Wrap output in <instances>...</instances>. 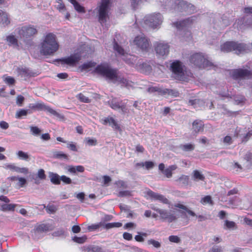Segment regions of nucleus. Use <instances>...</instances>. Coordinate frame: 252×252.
I'll return each instance as SVG.
<instances>
[{
    "label": "nucleus",
    "mask_w": 252,
    "mask_h": 252,
    "mask_svg": "<svg viewBox=\"0 0 252 252\" xmlns=\"http://www.w3.org/2000/svg\"><path fill=\"white\" fill-rule=\"evenodd\" d=\"M95 72L99 73L114 83H118L125 86L128 85V80L119 75L118 69L111 68L107 63L98 65L95 67Z\"/></svg>",
    "instance_id": "obj_1"
},
{
    "label": "nucleus",
    "mask_w": 252,
    "mask_h": 252,
    "mask_svg": "<svg viewBox=\"0 0 252 252\" xmlns=\"http://www.w3.org/2000/svg\"><path fill=\"white\" fill-rule=\"evenodd\" d=\"M40 45V52L44 56L51 55L59 48L56 35L52 33H48L46 35Z\"/></svg>",
    "instance_id": "obj_2"
},
{
    "label": "nucleus",
    "mask_w": 252,
    "mask_h": 252,
    "mask_svg": "<svg viewBox=\"0 0 252 252\" xmlns=\"http://www.w3.org/2000/svg\"><path fill=\"white\" fill-rule=\"evenodd\" d=\"M221 50L224 52L235 51L237 54L247 53L250 51L249 46L244 43L235 41H227L221 46Z\"/></svg>",
    "instance_id": "obj_3"
},
{
    "label": "nucleus",
    "mask_w": 252,
    "mask_h": 252,
    "mask_svg": "<svg viewBox=\"0 0 252 252\" xmlns=\"http://www.w3.org/2000/svg\"><path fill=\"white\" fill-rule=\"evenodd\" d=\"M191 64L199 68H211L215 67L213 63L208 60L205 56L200 53L191 55L189 58Z\"/></svg>",
    "instance_id": "obj_4"
},
{
    "label": "nucleus",
    "mask_w": 252,
    "mask_h": 252,
    "mask_svg": "<svg viewBox=\"0 0 252 252\" xmlns=\"http://www.w3.org/2000/svg\"><path fill=\"white\" fill-rule=\"evenodd\" d=\"M170 67L173 77L176 80L182 81L186 80L185 73L186 67L181 62L178 60L175 61L171 64Z\"/></svg>",
    "instance_id": "obj_5"
},
{
    "label": "nucleus",
    "mask_w": 252,
    "mask_h": 252,
    "mask_svg": "<svg viewBox=\"0 0 252 252\" xmlns=\"http://www.w3.org/2000/svg\"><path fill=\"white\" fill-rule=\"evenodd\" d=\"M111 6V0H101L98 9V21L102 26L109 19L108 13Z\"/></svg>",
    "instance_id": "obj_6"
},
{
    "label": "nucleus",
    "mask_w": 252,
    "mask_h": 252,
    "mask_svg": "<svg viewBox=\"0 0 252 252\" xmlns=\"http://www.w3.org/2000/svg\"><path fill=\"white\" fill-rule=\"evenodd\" d=\"M230 75L234 80H248L252 78V70L249 67L234 69L230 71Z\"/></svg>",
    "instance_id": "obj_7"
},
{
    "label": "nucleus",
    "mask_w": 252,
    "mask_h": 252,
    "mask_svg": "<svg viewBox=\"0 0 252 252\" xmlns=\"http://www.w3.org/2000/svg\"><path fill=\"white\" fill-rule=\"evenodd\" d=\"M174 8L178 12L192 14L196 11L194 5L184 0H176L174 1Z\"/></svg>",
    "instance_id": "obj_8"
},
{
    "label": "nucleus",
    "mask_w": 252,
    "mask_h": 252,
    "mask_svg": "<svg viewBox=\"0 0 252 252\" xmlns=\"http://www.w3.org/2000/svg\"><path fill=\"white\" fill-rule=\"evenodd\" d=\"M163 17L159 13H154L145 16L144 21L146 25L156 28L162 22Z\"/></svg>",
    "instance_id": "obj_9"
},
{
    "label": "nucleus",
    "mask_w": 252,
    "mask_h": 252,
    "mask_svg": "<svg viewBox=\"0 0 252 252\" xmlns=\"http://www.w3.org/2000/svg\"><path fill=\"white\" fill-rule=\"evenodd\" d=\"M234 26L239 30L252 28V15H245L237 19Z\"/></svg>",
    "instance_id": "obj_10"
},
{
    "label": "nucleus",
    "mask_w": 252,
    "mask_h": 252,
    "mask_svg": "<svg viewBox=\"0 0 252 252\" xmlns=\"http://www.w3.org/2000/svg\"><path fill=\"white\" fill-rule=\"evenodd\" d=\"M37 32V31L33 26H26L21 27L18 31V34L21 38L25 40L30 38Z\"/></svg>",
    "instance_id": "obj_11"
},
{
    "label": "nucleus",
    "mask_w": 252,
    "mask_h": 252,
    "mask_svg": "<svg viewBox=\"0 0 252 252\" xmlns=\"http://www.w3.org/2000/svg\"><path fill=\"white\" fill-rule=\"evenodd\" d=\"M81 55L79 53H76L70 56L58 60L62 64H67L70 66H74L81 59Z\"/></svg>",
    "instance_id": "obj_12"
},
{
    "label": "nucleus",
    "mask_w": 252,
    "mask_h": 252,
    "mask_svg": "<svg viewBox=\"0 0 252 252\" xmlns=\"http://www.w3.org/2000/svg\"><path fill=\"white\" fill-rule=\"evenodd\" d=\"M29 108L30 109H32L33 110L47 111L50 114L56 116H58L59 115V113L57 112L55 110L53 109L49 106L46 105L43 102H37L36 103L30 104L29 105Z\"/></svg>",
    "instance_id": "obj_13"
},
{
    "label": "nucleus",
    "mask_w": 252,
    "mask_h": 252,
    "mask_svg": "<svg viewBox=\"0 0 252 252\" xmlns=\"http://www.w3.org/2000/svg\"><path fill=\"white\" fill-rule=\"evenodd\" d=\"M169 45L164 42H157L155 44V50L159 57H166L169 52Z\"/></svg>",
    "instance_id": "obj_14"
},
{
    "label": "nucleus",
    "mask_w": 252,
    "mask_h": 252,
    "mask_svg": "<svg viewBox=\"0 0 252 252\" xmlns=\"http://www.w3.org/2000/svg\"><path fill=\"white\" fill-rule=\"evenodd\" d=\"M134 44L137 47L142 51H147L148 50L150 43L147 38L144 36H137L133 40Z\"/></svg>",
    "instance_id": "obj_15"
},
{
    "label": "nucleus",
    "mask_w": 252,
    "mask_h": 252,
    "mask_svg": "<svg viewBox=\"0 0 252 252\" xmlns=\"http://www.w3.org/2000/svg\"><path fill=\"white\" fill-rule=\"evenodd\" d=\"M152 209L159 214L161 219L164 220H167L169 222H171L177 219V218L174 214H171L167 210L156 207L152 208Z\"/></svg>",
    "instance_id": "obj_16"
},
{
    "label": "nucleus",
    "mask_w": 252,
    "mask_h": 252,
    "mask_svg": "<svg viewBox=\"0 0 252 252\" xmlns=\"http://www.w3.org/2000/svg\"><path fill=\"white\" fill-rule=\"evenodd\" d=\"M0 200L5 203V204H0V210L1 211L3 212L14 211L16 205L14 204H7L10 202V200L7 196L0 195Z\"/></svg>",
    "instance_id": "obj_17"
},
{
    "label": "nucleus",
    "mask_w": 252,
    "mask_h": 252,
    "mask_svg": "<svg viewBox=\"0 0 252 252\" xmlns=\"http://www.w3.org/2000/svg\"><path fill=\"white\" fill-rule=\"evenodd\" d=\"M110 107L115 110L120 109L123 114L127 112V109L126 104L123 103L122 101H118L116 98H113L109 101Z\"/></svg>",
    "instance_id": "obj_18"
},
{
    "label": "nucleus",
    "mask_w": 252,
    "mask_h": 252,
    "mask_svg": "<svg viewBox=\"0 0 252 252\" xmlns=\"http://www.w3.org/2000/svg\"><path fill=\"white\" fill-rule=\"evenodd\" d=\"M147 194L152 199L158 200L163 204H169L170 203L169 200L164 195L155 192L151 190H148L147 191Z\"/></svg>",
    "instance_id": "obj_19"
},
{
    "label": "nucleus",
    "mask_w": 252,
    "mask_h": 252,
    "mask_svg": "<svg viewBox=\"0 0 252 252\" xmlns=\"http://www.w3.org/2000/svg\"><path fill=\"white\" fill-rule=\"evenodd\" d=\"M49 230V226L47 224H41L39 225L36 229H34L32 237L34 239H38L42 237V233Z\"/></svg>",
    "instance_id": "obj_20"
},
{
    "label": "nucleus",
    "mask_w": 252,
    "mask_h": 252,
    "mask_svg": "<svg viewBox=\"0 0 252 252\" xmlns=\"http://www.w3.org/2000/svg\"><path fill=\"white\" fill-rule=\"evenodd\" d=\"M135 67L141 72L144 73H149L152 70V66L149 64L143 63L139 60L135 65Z\"/></svg>",
    "instance_id": "obj_21"
},
{
    "label": "nucleus",
    "mask_w": 252,
    "mask_h": 252,
    "mask_svg": "<svg viewBox=\"0 0 252 252\" xmlns=\"http://www.w3.org/2000/svg\"><path fill=\"white\" fill-rule=\"evenodd\" d=\"M204 129V123L199 120H195L192 123V132L197 134L198 133L202 132Z\"/></svg>",
    "instance_id": "obj_22"
},
{
    "label": "nucleus",
    "mask_w": 252,
    "mask_h": 252,
    "mask_svg": "<svg viewBox=\"0 0 252 252\" xmlns=\"http://www.w3.org/2000/svg\"><path fill=\"white\" fill-rule=\"evenodd\" d=\"M18 72L20 75L24 77L35 76L37 74L28 68H18Z\"/></svg>",
    "instance_id": "obj_23"
},
{
    "label": "nucleus",
    "mask_w": 252,
    "mask_h": 252,
    "mask_svg": "<svg viewBox=\"0 0 252 252\" xmlns=\"http://www.w3.org/2000/svg\"><path fill=\"white\" fill-rule=\"evenodd\" d=\"M122 59L126 63L135 67V65L137 63L136 60L137 59L136 57L129 54H125L123 56H122Z\"/></svg>",
    "instance_id": "obj_24"
},
{
    "label": "nucleus",
    "mask_w": 252,
    "mask_h": 252,
    "mask_svg": "<svg viewBox=\"0 0 252 252\" xmlns=\"http://www.w3.org/2000/svg\"><path fill=\"white\" fill-rule=\"evenodd\" d=\"M193 17L174 23L175 26L178 29H182L184 27L189 26L192 22Z\"/></svg>",
    "instance_id": "obj_25"
},
{
    "label": "nucleus",
    "mask_w": 252,
    "mask_h": 252,
    "mask_svg": "<svg viewBox=\"0 0 252 252\" xmlns=\"http://www.w3.org/2000/svg\"><path fill=\"white\" fill-rule=\"evenodd\" d=\"M48 177L50 179V182L54 185H59L61 184L60 176L57 173L49 172Z\"/></svg>",
    "instance_id": "obj_26"
},
{
    "label": "nucleus",
    "mask_w": 252,
    "mask_h": 252,
    "mask_svg": "<svg viewBox=\"0 0 252 252\" xmlns=\"http://www.w3.org/2000/svg\"><path fill=\"white\" fill-rule=\"evenodd\" d=\"M9 23L10 20L7 13L0 9V24L4 26Z\"/></svg>",
    "instance_id": "obj_27"
},
{
    "label": "nucleus",
    "mask_w": 252,
    "mask_h": 252,
    "mask_svg": "<svg viewBox=\"0 0 252 252\" xmlns=\"http://www.w3.org/2000/svg\"><path fill=\"white\" fill-rule=\"evenodd\" d=\"M67 170L69 172L75 174L77 172H83L84 171L85 168L82 165H69L67 167Z\"/></svg>",
    "instance_id": "obj_28"
},
{
    "label": "nucleus",
    "mask_w": 252,
    "mask_h": 252,
    "mask_svg": "<svg viewBox=\"0 0 252 252\" xmlns=\"http://www.w3.org/2000/svg\"><path fill=\"white\" fill-rule=\"evenodd\" d=\"M6 168L14 170L18 173H24L25 174H27L29 171L28 169L26 167L20 168L16 166L14 164H7L6 165Z\"/></svg>",
    "instance_id": "obj_29"
},
{
    "label": "nucleus",
    "mask_w": 252,
    "mask_h": 252,
    "mask_svg": "<svg viewBox=\"0 0 252 252\" xmlns=\"http://www.w3.org/2000/svg\"><path fill=\"white\" fill-rule=\"evenodd\" d=\"M104 124H109L114 129L119 130L120 129V126L116 121L112 117H108L104 120Z\"/></svg>",
    "instance_id": "obj_30"
},
{
    "label": "nucleus",
    "mask_w": 252,
    "mask_h": 252,
    "mask_svg": "<svg viewBox=\"0 0 252 252\" xmlns=\"http://www.w3.org/2000/svg\"><path fill=\"white\" fill-rule=\"evenodd\" d=\"M204 104L203 100L200 99H189L188 102V104L193 106L194 108H197L203 105Z\"/></svg>",
    "instance_id": "obj_31"
},
{
    "label": "nucleus",
    "mask_w": 252,
    "mask_h": 252,
    "mask_svg": "<svg viewBox=\"0 0 252 252\" xmlns=\"http://www.w3.org/2000/svg\"><path fill=\"white\" fill-rule=\"evenodd\" d=\"M176 181L182 186L186 187L188 185L189 177L188 176L182 175Z\"/></svg>",
    "instance_id": "obj_32"
},
{
    "label": "nucleus",
    "mask_w": 252,
    "mask_h": 252,
    "mask_svg": "<svg viewBox=\"0 0 252 252\" xmlns=\"http://www.w3.org/2000/svg\"><path fill=\"white\" fill-rule=\"evenodd\" d=\"M177 166L176 165H172L166 168L162 172L167 178H171L172 176V171L176 170Z\"/></svg>",
    "instance_id": "obj_33"
},
{
    "label": "nucleus",
    "mask_w": 252,
    "mask_h": 252,
    "mask_svg": "<svg viewBox=\"0 0 252 252\" xmlns=\"http://www.w3.org/2000/svg\"><path fill=\"white\" fill-rule=\"evenodd\" d=\"M179 148L184 152H190L194 150L195 146L190 143L180 144L179 146Z\"/></svg>",
    "instance_id": "obj_34"
},
{
    "label": "nucleus",
    "mask_w": 252,
    "mask_h": 252,
    "mask_svg": "<svg viewBox=\"0 0 252 252\" xmlns=\"http://www.w3.org/2000/svg\"><path fill=\"white\" fill-rule=\"evenodd\" d=\"M192 178L195 181H203L205 180V176L198 170H195L193 171Z\"/></svg>",
    "instance_id": "obj_35"
},
{
    "label": "nucleus",
    "mask_w": 252,
    "mask_h": 252,
    "mask_svg": "<svg viewBox=\"0 0 252 252\" xmlns=\"http://www.w3.org/2000/svg\"><path fill=\"white\" fill-rule=\"evenodd\" d=\"M70 2L73 4L75 9L79 13H84L85 9L84 7L81 6L76 0H68Z\"/></svg>",
    "instance_id": "obj_36"
},
{
    "label": "nucleus",
    "mask_w": 252,
    "mask_h": 252,
    "mask_svg": "<svg viewBox=\"0 0 252 252\" xmlns=\"http://www.w3.org/2000/svg\"><path fill=\"white\" fill-rule=\"evenodd\" d=\"M179 92L176 90L163 89L162 91V94H168L174 96H177L179 95Z\"/></svg>",
    "instance_id": "obj_37"
},
{
    "label": "nucleus",
    "mask_w": 252,
    "mask_h": 252,
    "mask_svg": "<svg viewBox=\"0 0 252 252\" xmlns=\"http://www.w3.org/2000/svg\"><path fill=\"white\" fill-rule=\"evenodd\" d=\"M94 66V62H88L87 63H84L83 64L79 66V69L81 71H84L89 69L90 68Z\"/></svg>",
    "instance_id": "obj_38"
},
{
    "label": "nucleus",
    "mask_w": 252,
    "mask_h": 252,
    "mask_svg": "<svg viewBox=\"0 0 252 252\" xmlns=\"http://www.w3.org/2000/svg\"><path fill=\"white\" fill-rule=\"evenodd\" d=\"M6 40L8 42L9 45H12L15 47L18 46V40L14 35H8L6 37Z\"/></svg>",
    "instance_id": "obj_39"
},
{
    "label": "nucleus",
    "mask_w": 252,
    "mask_h": 252,
    "mask_svg": "<svg viewBox=\"0 0 252 252\" xmlns=\"http://www.w3.org/2000/svg\"><path fill=\"white\" fill-rule=\"evenodd\" d=\"M113 48L115 51L119 54L122 55V56H123L126 54L124 49L116 42L115 39H114Z\"/></svg>",
    "instance_id": "obj_40"
},
{
    "label": "nucleus",
    "mask_w": 252,
    "mask_h": 252,
    "mask_svg": "<svg viewBox=\"0 0 252 252\" xmlns=\"http://www.w3.org/2000/svg\"><path fill=\"white\" fill-rule=\"evenodd\" d=\"M2 79L3 81L8 85H13L15 83V80L12 77L3 75Z\"/></svg>",
    "instance_id": "obj_41"
},
{
    "label": "nucleus",
    "mask_w": 252,
    "mask_h": 252,
    "mask_svg": "<svg viewBox=\"0 0 252 252\" xmlns=\"http://www.w3.org/2000/svg\"><path fill=\"white\" fill-rule=\"evenodd\" d=\"M28 113H31L30 110L20 109L17 111L15 117L16 118H20L22 116H27Z\"/></svg>",
    "instance_id": "obj_42"
},
{
    "label": "nucleus",
    "mask_w": 252,
    "mask_h": 252,
    "mask_svg": "<svg viewBox=\"0 0 252 252\" xmlns=\"http://www.w3.org/2000/svg\"><path fill=\"white\" fill-rule=\"evenodd\" d=\"M44 208L46 209L47 212L49 214H54L57 210V207L54 205L48 204L46 206L44 205Z\"/></svg>",
    "instance_id": "obj_43"
},
{
    "label": "nucleus",
    "mask_w": 252,
    "mask_h": 252,
    "mask_svg": "<svg viewBox=\"0 0 252 252\" xmlns=\"http://www.w3.org/2000/svg\"><path fill=\"white\" fill-rule=\"evenodd\" d=\"M53 235L55 237H64L66 236V232L63 228H60L53 233Z\"/></svg>",
    "instance_id": "obj_44"
},
{
    "label": "nucleus",
    "mask_w": 252,
    "mask_h": 252,
    "mask_svg": "<svg viewBox=\"0 0 252 252\" xmlns=\"http://www.w3.org/2000/svg\"><path fill=\"white\" fill-rule=\"evenodd\" d=\"M122 226V223L121 222H111L106 223L105 225V229L108 230L114 227H120Z\"/></svg>",
    "instance_id": "obj_45"
},
{
    "label": "nucleus",
    "mask_w": 252,
    "mask_h": 252,
    "mask_svg": "<svg viewBox=\"0 0 252 252\" xmlns=\"http://www.w3.org/2000/svg\"><path fill=\"white\" fill-rule=\"evenodd\" d=\"M54 157L59 159H68V156L62 152H56L54 153Z\"/></svg>",
    "instance_id": "obj_46"
},
{
    "label": "nucleus",
    "mask_w": 252,
    "mask_h": 252,
    "mask_svg": "<svg viewBox=\"0 0 252 252\" xmlns=\"http://www.w3.org/2000/svg\"><path fill=\"white\" fill-rule=\"evenodd\" d=\"M147 244L149 245H152L154 247L158 249L161 247V244L158 241L154 239H150L147 241Z\"/></svg>",
    "instance_id": "obj_47"
},
{
    "label": "nucleus",
    "mask_w": 252,
    "mask_h": 252,
    "mask_svg": "<svg viewBox=\"0 0 252 252\" xmlns=\"http://www.w3.org/2000/svg\"><path fill=\"white\" fill-rule=\"evenodd\" d=\"M56 2L58 3L57 5V8L59 10L60 12H63L65 10V7L62 0H56Z\"/></svg>",
    "instance_id": "obj_48"
},
{
    "label": "nucleus",
    "mask_w": 252,
    "mask_h": 252,
    "mask_svg": "<svg viewBox=\"0 0 252 252\" xmlns=\"http://www.w3.org/2000/svg\"><path fill=\"white\" fill-rule=\"evenodd\" d=\"M17 155L18 158L21 159L27 160L29 158V156L28 154L22 151H19L17 152Z\"/></svg>",
    "instance_id": "obj_49"
},
{
    "label": "nucleus",
    "mask_w": 252,
    "mask_h": 252,
    "mask_svg": "<svg viewBox=\"0 0 252 252\" xmlns=\"http://www.w3.org/2000/svg\"><path fill=\"white\" fill-rule=\"evenodd\" d=\"M86 239L87 237L85 236L82 237L74 236L72 238V240L76 243L83 244L85 242Z\"/></svg>",
    "instance_id": "obj_50"
},
{
    "label": "nucleus",
    "mask_w": 252,
    "mask_h": 252,
    "mask_svg": "<svg viewBox=\"0 0 252 252\" xmlns=\"http://www.w3.org/2000/svg\"><path fill=\"white\" fill-rule=\"evenodd\" d=\"M76 97L81 102L85 103L90 102V99L88 97L85 96L83 94L80 93L76 95Z\"/></svg>",
    "instance_id": "obj_51"
},
{
    "label": "nucleus",
    "mask_w": 252,
    "mask_h": 252,
    "mask_svg": "<svg viewBox=\"0 0 252 252\" xmlns=\"http://www.w3.org/2000/svg\"><path fill=\"white\" fill-rule=\"evenodd\" d=\"M115 184L117 186V187L119 188H123L126 189L127 188V186L125 182L122 180H119L116 181Z\"/></svg>",
    "instance_id": "obj_52"
},
{
    "label": "nucleus",
    "mask_w": 252,
    "mask_h": 252,
    "mask_svg": "<svg viewBox=\"0 0 252 252\" xmlns=\"http://www.w3.org/2000/svg\"><path fill=\"white\" fill-rule=\"evenodd\" d=\"M117 195L121 197L129 196L131 195V192L129 190L120 191L119 192Z\"/></svg>",
    "instance_id": "obj_53"
},
{
    "label": "nucleus",
    "mask_w": 252,
    "mask_h": 252,
    "mask_svg": "<svg viewBox=\"0 0 252 252\" xmlns=\"http://www.w3.org/2000/svg\"><path fill=\"white\" fill-rule=\"evenodd\" d=\"M201 203L203 204H212V200L210 196L207 195L202 198L201 200Z\"/></svg>",
    "instance_id": "obj_54"
},
{
    "label": "nucleus",
    "mask_w": 252,
    "mask_h": 252,
    "mask_svg": "<svg viewBox=\"0 0 252 252\" xmlns=\"http://www.w3.org/2000/svg\"><path fill=\"white\" fill-rule=\"evenodd\" d=\"M37 177L41 180H44L46 179V175L45 174V171L43 169H40L38 170L37 172Z\"/></svg>",
    "instance_id": "obj_55"
},
{
    "label": "nucleus",
    "mask_w": 252,
    "mask_h": 252,
    "mask_svg": "<svg viewBox=\"0 0 252 252\" xmlns=\"http://www.w3.org/2000/svg\"><path fill=\"white\" fill-rule=\"evenodd\" d=\"M162 90H163V89L160 88H158L157 87H149L148 89V91L149 93H154V92H158L160 93L161 94H162Z\"/></svg>",
    "instance_id": "obj_56"
},
{
    "label": "nucleus",
    "mask_w": 252,
    "mask_h": 252,
    "mask_svg": "<svg viewBox=\"0 0 252 252\" xmlns=\"http://www.w3.org/2000/svg\"><path fill=\"white\" fill-rule=\"evenodd\" d=\"M61 181L65 184H70L72 183L71 179L65 175H62L61 176L60 182Z\"/></svg>",
    "instance_id": "obj_57"
},
{
    "label": "nucleus",
    "mask_w": 252,
    "mask_h": 252,
    "mask_svg": "<svg viewBox=\"0 0 252 252\" xmlns=\"http://www.w3.org/2000/svg\"><path fill=\"white\" fill-rule=\"evenodd\" d=\"M235 223L234 221H229L228 220H226L225 221V225L226 227L229 229H233L235 226Z\"/></svg>",
    "instance_id": "obj_58"
},
{
    "label": "nucleus",
    "mask_w": 252,
    "mask_h": 252,
    "mask_svg": "<svg viewBox=\"0 0 252 252\" xmlns=\"http://www.w3.org/2000/svg\"><path fill=\"white\" fill-rule=\"evenodd\" d=\"M168 239L170 242L176 243H179L181 241L180 238L175 235L170 236Z\"/></svg>",
    "instance_id": "obj_59"
},
{
    "label": "nucleus",
    "mask_w": 252,
    "mask_h": 252,
    "mask_svg": "<svg viewBox=\"0 0 252 252\" xmlns=\"http://www.w3.org/2000/svg\"><path fill=\"white\" fill-rule=\"evenodd\" d=\"M66 147L67 148L69 149L70 150L72 151H77V148L76 147L75 144H74L72 142L67 143Z\"/></svg>",
    "instance_id": "obj_60"
},
{
    "label": "nucleus",
    "mask_w": 252,
    "mask_h": 252,
    "mask_svg": "<svg viewBox=\"0 0 252 252\" xmlns=\"http://www.w3.org/2000/svg\"><path fill=\"white\" fill-rule=\"evenodd\" d=\"M25 98L24 97L21 95H19L17 97L16 103L19 106H22Z\"/></svg>",
    "instance_id": "obj_61"
},
{
    "label": "nucleus",
    "mask_w": 252,
    "mask_h": 252,
    "mask_svg": "<svg viewBox=\"0 0 252 252\" xmlns=\"http://www.w3.org/2000/svg\"><path fill=\"white\" fill-rule=\"evenodd\" d=\"M18 183H17V185L20 187H23L27 183V181L24 178L19 177L18 178Z\"/></svg>",
    "instance_id": "obj_62"
},
{
    "label": "nucleus",
    "mask_w": 252,
    "mask_h": 252,
    "mask_svg": "<svg viewBox=\"0 0 252 252\" xmlns=\"http://www.w3.org/2000/svg\"><path fill=\"white\" fill-rule=\"evenodd\" d=\"M31 131L35 135H39L41 132L40 130L36 126H31Z\"/></svg>",
    "instance_id": "obj_63"
},
{
    "label": "nucleus",
    "mask_w": 252,
    "mask_h": 252,
    "mask_svg": "<svg viewBox=\"0 0 252 252\" xmlns=\"http://www.w3.org/2000/svg\"><path fill=\"white\" fill-rule=\"evenodd\" d=\"M209 252H222V249L221 247L214 246L209 251Z\"/></svg>",
    "instance_id": "obj_64"
}]
</instances>
